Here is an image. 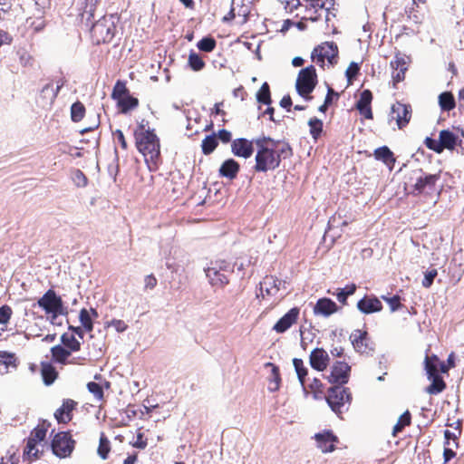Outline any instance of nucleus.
Listing matches in <instances>:
<instances>
[{"label":"nucleus","mask_w":464,"mask_h":464,"mask_svg":"<svg viewBox=\"0 0 464 464\" xmlns=\"http://www.w3.org/2000/svg\"><path fill=\"white\" fill-rule=\"evenodd\" d=\"M355 291H356L355 284H349L343 288L337 289V293L335 295H336L337 300L341 304H345L347 297L350 295H353L355 293Z\"/></svg>","instance_id":"obj_45"},{"label":"nucleus","mask_w":464,"mask_h":464,"mask_svg":"<svg viewBox=\"0 0 464 464\" xmlns=\"http://www.w3.org/2000/svg\"><path fill=\"white\" fill-rule=\"evenodd\" d=\"M391 67L393 69L392 78L393 81L399 82L405 77L407 71V62L404 57L395 56L394 60L391 62Z\"/></svg>","instance_id":"obj_30"},{"label":"nucleus","mask_w":464,"mask_h":464,"mask_svg":"<svg viewBox=\"0 0 464 464\" xmlns=\"http://www.w3.org/2000/svg\"><path fill=\"white\" fill-rule=\"evenodd\" d=\"M382 299L387 303L392 313H394L402 307L401 297L399 295H393L391 297L382 295Z\"/></svg>","instance_id":"obj_53"},{"label":"nucleus","mask_w":464,"mask_h":464,"mask_svg":"<svg viewBox=\"0 0 464 464\" xmlns=\"http://www.w3.org/2000/svg\"><path fill=\"white\" fill-rule=\"evenodd\" d=\"M296 16H300L302 20L317 21L323 14L327 13L323 1L303 2V5L298 7Z\"/></svg>","instance_id":"obj_11"},{"label":"nucleus","mask_w":464,"mask_h":464,"mask_svg":"<svg viewBox=\"0 0 464 464\" xmlns=\"http://www.w3.org/2000/svg\"><path fill=\"white\" fill-rule=\"evenodd\" d=\"M37 304L45 314H53V317L63 314V302L61 296L57 295L53 289L47 290L44 295L38 299Z\"/></svg>","instance_id":"obj_9"},{"label":"nucleus","mask_w":464,"mask_h":464,"mask_svg":"<svg viewBox=\"0 0 464 464\" xmlns=\"http://www.w3.org/2000/svg\"><path fill=\"white\" fill-rule=\"evenodd\" d=\"M424 143L428 149L437 153H441L443 151L440 139L436 140L432 138L427 137L424 140Z\"/></svg>","instance_id":"obj_57"},{"label":"nucleus","mask_w":464,"mask_h":464,"mask_svg":"<svg viewBox=\"0 0 464 464\" xmlns=\"http://www.w3.org/2000/svg\"><path fill=\"white\" fill-rule=\"evenodd\" d=\"M337 52V46L334 43L325 42L314 49L312 60L315 64L324 67L325 62L328 64L334 63Z\"/></svg>","instance_id":"obj_10"},{"label":"nucleus","mask_w":464,"mask_h":464,"mask_svg":"<svg viewBox=\"0 0 464 464\" xmlns=\"http://www.w3.org/2000/svg\"><path fill=\"white\" fill-rule=\"evenodd\" d=\"M209 282L214 286H224L229 283L230 271L227 269H217V267H209L206 271Z\"/></svg>","instance_id":"obj_21"},{"label":"nucleus","mask_w":464,"mask_h":464,"mask_svg":"<svg viewBox=\"0 0 464 464\" xmlns=\"http://www.w3.org/2000/svg\"><path fill=\"white\" fill-rule=\"evenodd\" d=\"M197 46L200 51L209 53L215 49L216 41L212 37H204L198 41Z\"/></svg>","instance_id":"obj_54"},{"label":"nucleus","mask_w":464,"mask_h":464,"mask_svg":"<svg viewBox=\"0 0 464 464\" xmlns=\"http://www.w3.org/2000/svg\"><path fill=\"white\" fill-rule=\"evenodd\" d=\"M112 136H113V139L114 140L120 144L121 148L123 150H128V142L125 139V136L123 134V132L121 130H116L112 132Z\"/></svg>","instance_id":"obj_59"},{"label":"nucleus","mask_w":464,"mask_h":464,"mask_svg":"<svg viewBox=\"0 0 464 464\" xmlns=\"http://www.w3.org/2000/svg\"><path fill=\"white\" fill-rule=\"evenodd\" d=\"M257 102L266 105L271 103L269 86L266 82H264L256 93Z\"/></svg>","instance_id":"obj_47"},{"label":"nucleus","mask_w":464,"mask_h":464,"mask_svg":"<svg viewBox=\"0 0 464 464\" xmlns=\"http://www.w3.org/2000/svg\"><path fill=\"white\" fill-rule=\"evenodd\" d=\"M293 364H294L297 378L299 380V382H300L301 386L303 387V389L305 390L304 379H305V376L307 375L308 370H307L306 366L304 365L302 359L295 358L293 360Z\"/></svg>","instance_id":"obj_41"},{"label":"nucleus","mask_w":464,"mask_h":464,"mask_svg":"<svg viewBox=\"0 0 464 464\" xmlns=\"http://www.w3.org/2000/svg\"><path fill=\"white\" fill-rule=\"evenodd\" d=\"M254 152L252 141L246 139L234 140V155L247 159Z\"/></svg>","instance_id":"obj_26"},{"label":"nucleus","mask_w":464,"mask_h":464,"mask_svg":"<svg viewBox=\"0 0 464 464\" xmlns=\"http://www.w3.org/2000/svg\"><path fill=\"white\" fill-rule=\"evenodd\" d=\"M188 64L193 71H200L205 66V63L202 58L193 52L188 55Z\"/></svg>","instance_id":"obj_51"},{"label":"nucleus","mask_w":464,"mask_h":464,"mask_svg":"<svg viewBox=\"0 0 464 464\" xmlns=\"http://www.w3.org/2000/svg\"><path fill=\"white\" fill-rule=\"evenodd\" d=\"M218 145V142L216 134L206 136V138L202 140L201 143L203 154L209 155L215 150Z\"/></svg>","instance_id":"obj_43"},{"label":"nucleus","mask_w":464,"mask_h":464,"mask_svg":"<svg viewBox=\"0 0 464 464\" xmlns=\"http://www.w3.org/2000/svg\"><path fill=\"white\" fill-rule=\"evenodd\" d=\"M61 341L65 348L72 352H78L81 349V343L72 334H63Z\"/></svg>","instance_id":"obj_44"},{"label":"nucleus","mask_w":464,"mask_h":464,"mask_svg":"<svg viewBox=\"0 0 464 464\" xmlns=\"http://www.w3.org/2000/svg\"><path fill=\"white\" fill-rule=\"evenodd\" d=\"M55 88L53 87V82L46 83L40 91L36 103L43 109L51 108L60 90L65 85L66 80L63 76L58 77L55 81Z\"/></svg>","instance_id":"obj_8"},{"label":"nucleus","mask_w":464,"mask_h":464,"mask_svg":"<svg viewBox=\"0 0 464 464\" xmlns=\"http://www.w3.org/2000/svg\"><path fill=\"white\" fill-rule=\"evenodd\" d=\"M373 155L377 160L383 162L390 170H392L396 159L392 151L387 146L377 148L374 150Z\"/></svg>","instance_id":"obj_28"},{"label":"nucleus","mask_w":464,"mask_h":464,"mask_svg":"<svg viewBox=\"0 0 464 464\" xmlns=\"http://www.w3.org/2000/svg\"><path fill=\"white\" fill-rule=\"evenodd\" d=\"M308 125L310 127V133L311 135L313 136V138L314 140H316L322 130H323V122L322 121L316 119V118H313V119H310L309 121H308Z\"/></svg>","instance_id":"obj_52"},{"label":"nucleus","mask_w":464,"mask_h":464,"mask_svg":"<svg viewBox=\"0 0 464 464\" xmlns=\"http://www.w3.org/2000/svg\"><path fill=\"white\" fill-rule=\"evenodd\" d=\"M299 315V309L294 307L282 316L273 326V330L278 334L287 331L296 321Z\"/></svg>","instance_id":"obj_20"},{"label":"nucleus","mask_w":464,"mask_h":464,"mask_svg":"<svg viewBox=\"0 0 464 464\" xmlns=\"http://www.w3.org/2000/svg\"><path fill=\"white\" fill-rule=\"evenodd\" d=\"M353 348L361 353H368L372 351L369 346L367 333L362 330H354L350 335Z\"/></svg>","instance_id":"obj_22"},{"label":"nucleus","mask_w":464,"mask_h":464,"mask_svg":"<svg viewBox=\"0 0 464 464\" xmlns=\"http://www.w3.org/2000/svg\"><path fill=\"white\" fill-rule=\"evenodd\" d=\"M439 179L436 174H421L416 178L414 187L415 194H430L435 189V185Z\"/></svg>","instance_id":"obj_14"},{"label":"nucleus","mask_w":464,"mask_h":464,"mask_svg":"<svg viewBox=\"0 0 464 464\" xmlns=\"http://www.w3.org/2000/svg\"><path fill=\"white\" fill-rule=\"evenodd\" d=\"M134 138L136 147L146 162L157 166L160 158V146L154 130L145 129L143 124H140L134 131Z\"/></svg>","instance_id":"obj_2"},{"label":"nucleus","mask_w":464,"mask_h":464,"mask_svg":"<svg viewBox=\"0 0 464 464\" xmlns=\"http://www.w3.org/2000/svg\"><path fill=\"white\" fill-rule=\"evenodd\" d=\"M13 315V309L8 304H4L0 306V324L2 325L0 330V336L2 333L6 331L7 324L10 322V319Z\"/></svg>","instance_id":"obj_40"},{"label":"nucleus","mask_w":464,"mask_h":464,"mask_svg":"<svg viewBox=\"0 0 464 464\" xmlns=\"http://www.w3.org/2000/svg\"><path fill=\"white\" fill-rule=\"evenodd\" d=\"M116 32L111 17L103 16L96 21L91 28V37L95 44L110 43Z\"/></svg>","instance_id":"obj_5"},{"label":"nucleus","mask_w":464,"mask_h":464,"mask_svg":"<svg viewBox=\"0 0 464 464\" xmlns=\"http://www.w3.org/2000/svg\"><path fill=\"white\" fill-rule=\"evenodd\" d=\"M111 451V442L104 433H102L97 452L102 459H106Z\"/></svg>","instance_id":"obj_46"},{"label":"nucleus","mask_w":464,"mask_h":464,"mask_svg":"<svg viewBox=\"0 0 464 464\" xmlns=\"http://www.w3.org/2000/svg\"><path fill=\"white\" fill-rule=\"evenodd\" d=\"M41 375L45 385L49 386L54 382L58 377V372L50 362L41 363Z\"/></svg>","instance_id":"obj_32"},{"label":"nucleus","mask_w":464,"mask_h":464,"mask_svg":"<svg viewBox=\"0 0 464 464\" xmlns=\"http://www.w3.org/2000/svg\"><path fill=\"white\" fill-rule=\"evenodd\" d=\"M265 367L270 369V374L267 377L268 391L271 392L278 391L281 383V377L278 367L272 362L265 363Z\"/></svg>","instance_id":"obj_29"},{"label":"nucleus","mask_w":464,"mask_h":464,"mask_svg":"<svg viewBox=\"0 0 464 464\" xmlns=\"http://www.w3.org/2000/svg\"><path fill=\"white\" fill-rule=\"evenodd\" d=\"M309 362L313 369L324 372L329 365L330 357L323 348H315L310 353Z\"/></svg>","instance_id":"obj_17"},{"label":"nucleus","mask_w":464,"mask_h":464,"mask_svg":"<svg viewBox=\"0 0 464 464\" xmlns=\"http://www.w3.org/2000/svg\"><path fill=\"white\" fill-rule=\"evenodd\" d=\"M372 101V94L369 90H364L361 92L360 99L356 103V108L359 112L366 119H372V112L371 103Z\"/></svg>","instance_id":"obj_24"},{"label":"nucleus","mask_w":464,"mask_h":464,"mask_svg":"<svg viewBox=\"0 0 464 464\" xmlns=\"http://www.w3.org/2000/svg\"><path fill=\"white\" fill-rule=\"evenodd\" d=\"M437 275H438L437 269L433 268V269L428 270L424 274V278L421 282L422 286L425 288L430 287V285H432L433 280L437 276Z\"/></svg>","instance_id":"obj_58"},{"label":"nucleus","mask_w":464,"mask_h":464,"mask_svg":"<svg viewBox=\"0 0 464 464\" xmlns=\"http://www.w3.org/2000/svg\"><path fill=\"white\" fill-rule=\"evenodd\" d=\"M85 113H86V109H85L84 104L82 102L77 101L72 104V106H71V120H72V121H73V122L81 121L84 118Z\"/></svg>","instance_id":"obj_37"},{"label":"nucleus","mask_w":464,"mask_h":464,"mask_svg":"<svg viewBox=\"0 0 464 464\" xmlns=\"http://www.w3.org/2000/svg\"><path fill=\"white\" fill-rule=\"evenodd\" d=\"M219 174L223 177L232 179V159L224 161L219 169Z\"/></svg>","instance_id":"obj_60"},{"label":"nucleus","mask_w":464,"mask_h":464,"mask_svg":"<svg viewBox=\"0 0 464 464\" xmlns=\"http://www.w3.org/2000/svg\"><path fill=\"white\" fill-rule=\"evenodd\" d=\"M325 400L334 412L341 414L350 405L352 396L348 389L335 386L329 389Z\"/></svg>","instance_id":"obj_7"},{"label":"nucleus","mask_w":464,"mask_h":464,"mask_svg":"<svg viewBox=\"0 0 464 464\" xmlns=\"http://www.w3.org/2000/svg\"><path fill=\"white\" fill-rule=\"evenodd\" d=\"M444 437H445L444 448L452 449L453 450H455V449L458 448L456 435L453 432L447 430L444 432Z\"/></svg>","instance_id":"obj_55"},{"label":"nucleus","mask_w":464,"mask_h":464,"mask_svg":"<svg viewBox=\"0 0 464 464\" xmlns=\"http://www.w3.org/2000/svg\"><path fill=\"white\" fill-rule=\"evenodd\" d=\"M317 84V75L313 65L302 69L296 78L295 88L298 94L305 101L312 99L310 93Z\"/></svg>","instance_id":"obj_6"},{"label":"nucleus","mask_w":464,"mask_h":464,"mask_svg":"<svg viewBox=\"0 0 464 464\" xmlns=\"http://www.w3.org/2000/svg\"><path fill=\"white\" fill-rule=\"evenodd\" d=\"M439 105L441 111H450L456 106L454 96L450 92H444L439 95Z\"/></svg>","instance_id":"obj_35"},{"label":"nucleus","mask_w":464,"mask_h":464,"mask_svg":"<svg viewBox=\"0 0 464 464\" xmlns=\"http://www.w3.org/2000/svg\"><path fill=\"white\" fill-rule=\"evenodd\" d=\"M53 360L62 364L67 363V360L71 355V351L62 345H55L51 349Z\"/></svg>","instance_id":"obj_34"},{"label":"nucleus","mask_w":464,"mask_h":464,"mask_svg":"<svg viewBox=\"0 0 464 464\" xmlns=\"http://www.w3.org/2000/svg\"><path fill=\"white\" fill-rule=\"evenodd\" d=\"M158 280L153 274L148 275L144 278V289L152 290L157 286Z\"/></svg>","instance_id":"obj_62"},{"label":"nucleus","mask_w":464,"mask_h":464,"mask_svg":"<svg viewBox=\"0 0 464 464\" xmlns=\"http://www.w3.org/2000/svg\"><path fill=\"white\" fill-rule=\"evenodd\" d=\"M350 366L344 362H335L327 380L331 383H346L349 379Z\"/></svg>","instance_id":"obj_16"},{"label":"nucleus","mask_w":464,"mask_h":464,"mask_svg":"<svg viewBox=\"0 0 464 464\" xmlns=\"http://www.w3.org/2000/svg\"><path fill=\"white\" fill-rule=\"evenodd\" d=\"M431 381V384L426 388V392L430 394H438L441 392L446 385L442 378L440 375L433 377H428Z\"/></svg>","instance_id":"obj_42"},{"label":"nucleus","mask_w":464,"mask_h":464,"mask_svg":"<svg viewBox=\"0 0 464 464\" xmlns=\"http://www.w3.org/2000/svg\"><path fill=\"white\" fill-rule=\"evenodd\" d=\"M360 70L359 64L357 63L352 62L345 71V76L348 81V84L352 83L353 79L358 74Z\"/></svg>","instance_id":"obj_56"},{"label":"nucleus","mask_w":464,"mask_h":464,"mask_svg":"<svg viewBox=\"0 0 464 464\" xmlns=\"http://www.w3.org/2000/svg\"><path fill=\"white\" fill-rule=\"evenodd\" d=\"M282 281L273 276H266L260 282L259 292L262 298L274 297L277 295Z\"/></svg>","instance_id":"obj_15"},{"label":"nucleus","mask_w":464,"mask_h":464,"mask_svg":"<svg viewBox=\"0 0 464 464\" xmlns=\"http://www.w3.org/2000/svg\"><path fill=\"white\" fill-rule=\"evenodd\" d=\"M411 423V414L409 411H405L402 413L397 423L394 425L392 430V434L395 436L398 432H400L404 427L410 425Z\"/></svg>","instance_id":"obj_49"},{"label":"nucleus","mask_w":464,"mask_h":464,"mask_svg":"<svg viewBox=\"0 0 464 464\" xmlns=\"http://www.w3.org/2000/svg\"><path fill=\"white\" fill-rule=\"evenodd\" d=\"M235 265L237 266V276L244 278L246 276V268L249 267L250 261L248 259L237 260Z\"/></svg>","instance_id":"obj_61"},{"label":"nucleus","mask_w":464,"mask_h":464,"mask_svg":"<svg viewBox=\"0 0 464 464\" xmlns=\"http://www.w3.org/2000/svg\"><path fill=\"white\" fill-rule=\"evenodd\" d=\"M77 402L72 399H64L63 404L54 412V418L58 423L66 424L72 419V411L76 409Z\"/></svg>","instance_id":"obj_18"},{"label":"nucleus","mask_w":464,"mask_h":464,"mask_svg":"<svg viewBox=\"0 0 464 464\" xmlns=\"http://www.w3.org/2000/svg\"><path fill=\"white\" fill-rule=\"evenodd\" d=\"M357 308L361 313L370 314L381 312L382 310V304L376 296L365 295L358 301Z\"/></svg>","instance_id":"obj_19"},{"label":"nucleus","mask_w":464,"mask_h":464,"mask_svg":"<svg viewBox=\"0 0 464 464\" xmlns=\"http://www.w3.org/2000/svg\"><path fill=\"white\" fill-rule=\"evenodd\" d=\"M256 169L266 172L277 168L281 161V154L286 146L279 140L267 137L256 139Z\"/></svg>","instance_id":"obj_1"},{"label":"nucleus","mask_w":464,"mask_h":464,"mask_svg":"<svg viewBox=\"0 0 464 464\" xmlns=\"http://www.w3.org/2000/svg\"><path fill=\"white\" fill-rule=\"evenodd\" d=\"M87 389L99 401L104 400L103 389L100 383L90 382L87 383Z\"/></svg>","instance_id":"obj_50"},{"label":"nucleus","mask_w":464,"mask_h":464,"mask_svg":"<svg viewBox=\"0 0 464 464\" xmlns=\"http://www.w3.org/2000/svg\"><path fill=\"white\" fill-rule=\"evenodd\" d=\"M439 138L441 143L442 150H453L460 141L458 134L450 130H442L440 131Z\"/></svg>","instance_id":"obj_27"},{"label":"nucleus","mask_w":464,"mask_h":464,"mask_svg":"<svg viewBox=\"0 0 464 464\" xmlns=\"http://www.w3.org/2000/svg\"><path fill=\"white\" fill-rule=\"evenodd\" d=\"M51 423L46 420H41L30 431L23 450L24 460L32 462L40 459L44 455V444Z\"/></svg>","instance_id":"obj_3"},{"label":"nucleus","mask_w":464,"mask_h":464,"mask_svg":"<svg viewBox=\"0 0 464 464\" xmlns=\"http://www.w3.org/2000/svg\"><path fill=\"white\" fill-rule=\"evenodd\" d=\"M107 325L113 326L118 333H122L128 328L127 324L120 319H113L107 323Z\"/></svg>","instance_id":"obj_63"},{"label":"nucleus","mask_w":464,"mask_h":464,"mask_svg":"<svg viewBox=\"0 0 464 464\" xmlns=\"http://www.w3.org/2000/svg\"><path fill=\"white\" fill-rule=\"evenodd\" d=\"M116 103L120 112L122 114H127L130 111L135 110L139 106L140 102L137 98L129 94L118 100Z\"/></svg>","instance_id":"obj_31"},{"label":"nucleus","mask_w":464,"mask_h":464,"mask_svg":"<svg viewBox=\"0 0 464 464\" xmlns=\"http://www.w3.org/2000/svg\"><path fill=\"white\" fill-rule=\"evenodd\" d=\"M308 387L313 392L314 400H321L324 397V385L320 380L314 378Z\"/></svg>","instance_id":"obj_48"},{"label":"nucleus","mask_w":464,"mask_h":464,"mask_svg":"<svg viewBox=\"0 0 464 464\" xmlns=\"http://www.w3.org/2000/svg\"><path fill=\"white\" fill-rule=\"evenodd\" d=\"M253 1L254 0H241V5H239L237 11V23L243 24L246 22V18L252 8Z\"/></svg>","instance_id":"obj_38"},{"label":"nucleus","mask_w":464,"mask_h":464,"mask_svg":"<svg viewBox=\"0 0 464 464\" xmlns=\"http://www.w3.org/2000/svg\"><path fill=\"white\" fill-rule=\"evenodd\" d=\"M27 23H29V27L34 33L40 32L45 26V23H44V20L43 18H38V19L31 21V22H30V19H28Z\"/></svg>","instance_id":"obj_64"},{"label":"nucleus","mask_w":464,"mask_h":464,"mask_svg":"<svg viewBox=\"0 0 464 464\" xmlns=\"http://www.w3.org/2000/svg\"><path fill=\"white\" fill-rule=\"evenodd\" d=\"M16 367V357L14 353L0 351V375L7 373L9 367Z\"/></svg>","instance_id":"obj_33"},{"label":"nucleus","mask_w":464,"mask_h":464,"mask_svg":"<svg viewBox=\"0 0 464 464\" xmlns=\"http://www.w3.org/2000/svg\"><path fill=\"white\" fill-rule=\"evenodd\" d=\"M338 311L337 304L330 298H320L314 306L316 315L330 316Z\"/></svg>","instance_id":"obj_23"},{"label":"nucleus","mask_w":464,"mask_h":464,"mask_svg":"<svg viewBox=\"0 0 464 464\" xmlns=\"http://www.w3.org/2000/svg\"><path fill=\"white\" fill-rule=\"evenodd\" d=\"M316 447L323 453H330L335 450L337 437L331 430H323L314 436Z\"/></svg>","instance_id":"obj_13"},{"label":"nucleus","mask_w":464,"mask_h":464,"mask_svg":"<svg viewBox=\"0 0 464 464\" xmlns=\"http://www.w3.org/2000/svg\"><path fill=\"white\" fill-rule=\"evenodd\" d=\"M76 440L70 431L55 433L50 442L52 453L59 459L70 458L75 449Z\"/></svg>","instance_id":"obj_4"},{"label":"nucleus","mask_w":464,"mask_h":464,"mask_svg":"<svg viewBox=\"0 0 464 464\" xmlns=\"http://www.w3.org/2000/svg\"><path fill=\"white\" fill-rule=\"evenodd\" d=\"M411 111L410 106L401 102H395L391 107L389 122L395 121L398 129H403L411 121Z\"/></svg>","instance_id":"obj_12"},{"label":"nucleus","mask_w":464,"mask_h":464,"mask_svg":"<svg viewBox=\"0 0 464 464\" xmlns=\"http://www.w3.org/2000/svg\"><path fill=\"white\" fill-rule=\"evenodd\" d=\"M440 360L436 355H426L424 360L425 371L428 377H433L439 374Z\"/></svg>","instance_id":"obj_36"},{"label":"nucleus","mask_w":464,"mask_h":464,"mask_svg":"<svg viewBox=\"0 0 464 464\" xmlns=\"http://www.w3.org/2000/svg\"><path fill=\"white\" fill-rule=\"evenodd\" d=\"M130 94V91L127 88L126 82L118 80L112 89L111 99L118 101Z\"/></svg>","instance_id":"obj_39"},{"label":"nucleus","mask_w":464,"mask_h":464,"mask_svg":"<svg viewBox=\"0 0 464 464\" xmlns=\"http://www.w3.org/2000/svg\"><path fill=\"white\" fill-rule=\"evenodd\" d=\"M99 314L96 309L91 308L90 310L86 308H82L79 314V320L81 322L83 329L91 333L93 330V319L98 318Z\"/></svg>","instance_id":"obj_25"}]
</instances>
